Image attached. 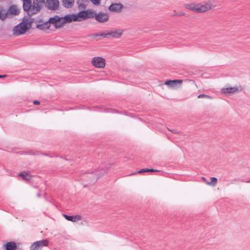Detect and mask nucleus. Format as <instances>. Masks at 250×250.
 <instances>
[{
    "instance_id": "c756f323",
    "label": "nucleus",
    "mask_w": 250,
    "mask_h": 250,
    "mask_svg": "<svg viewBox=\"0 0 250 250\" xmlns=\"http://www.w3.org/2000/svg\"><path fill=\"white\" fill-rule=\"evenodd\" d=\"M198 98H208V99H212L211 97L209 96V95H206V94H200L198 96Z\"/></svg>"
},
{
    "instance_id": "39448f33",
    "label": "nucleus",
    "mask_w": 250,
    "mask_h": 250,
    "mask_svg": "<svg viewBox=\"0 0 250 250\" xmlns=\"http://www.w3.org/2000/svg\"><path fill=\"white\" fill-rule=\"evenodd\" d=\"M7 18H11L13 16H17L20 13V10L16 4L11 5L5 12Z\"/></svg>"
},
{
    "instance_id": "cd10ccee",
    "label": "nucleus",
    "mask_w": 250,
    "mask_h": 250,
    "mask_svg": "<svg viewBox=\"0 0 250 250\" xmlns=\"http://www.w3.org/2000/svg\"><path fill=\"white\" fill-rule=\"evenodd\" d=\"M217 183V179L216 177H211L210 178V182H207V184L210 185H212L213 186H215Z\"/></svg>"
},
{
    "instance_id": "a211bd4d",
    "label": "nucleus",
    "mask_w": 250,
    "mask_h": 250,
    "mask_svg": "<svg viewBox=\"0 0 250 250\" xmlns=\"http://www.w3.org/2000/svg\"><path fill=\"white\" fill-rule=\"evenodd\" d=\"M5 250H16L17 249V245L15 242L11 241L7 242L3 245Z\"/></svg>"
},
{
    "instance_id": "bb28decb",
    "label": "nucleus",
    "mask_w": 250,
    "mask_h": 250,
    "mask_svg": "<svg viewBox=\"0 0 250 250\" xmlns=\"http://www.w3.org/2000/svg\"><path fill=\"white\" fill-rule=\"evenodd\" d=\"M94 37H98V36H101L104 38H107L109 39V33H96L94 35Z\"/></svg>"
},
{
    "instance_id": "6ab92c4d",
    "label": "nucleus",
    "mask_w": 250,
    "mask_h": 250,
    "mask_svg": "<svg viewBox=\"0 0 250 250\" xmlns=\"http://www.w3.org/2000/svg\"><path fill=\"white\" fill-rule=\"evenodd\" d=\"M36 242L37 243V245H38L39 247L41 250L43 247L48 246L49 245V241L47 239H43L42 240L37 241Z\"/></svg>"
},
{
    "instance_id": "7c9ffc66",
    "label": "nucleus",
    "mask_w": 250,
    "mask_h": 250,
    "mask_svg": "<svg viewBox=\"0 0 250 250\" xmlns=\"http://www.w3.org/2000/svg\"><path fill=\"white\" fill-rule=\"evenodd\" d=\"M90 1L94 5H99L101 2V0H90Z\"/></svg>"
},
{
    "instance_id": "9b49d317",
    "label": "nucleus",
    "mask_w": 250,
    "mask_h": 250,
    "mask_svg": "<svg viewBox=\"0 0 250 250\" xmlns=\"http://www.w3.org/2000/svg\"><path fill=\"white\" fill-rule=\"evenodd\" d=\"M59 5V1L58 0H47L46 6L47 8L52 10H55L58 9Z\"/></svg>"
},
{
    "instance_id": "a19ab883",
    "label": "nucleus",
    "mask_w": 250,
    "mask_h": 250,
    "mask_svg": "<svg viewBox=\"0 0 250 250\" xmlns=\"http://www.w3.org/2000/svg\"><path fill=\"white\" fill-rule=\"evenodd\" d=\"M37 195L38 197H40L41 196V195L40 193H38Z\"/></svg>"
},
{
    "instance_id": "0eeeda50",
    "label": "nucleus",
    "mask_w": 250,
    "mask_h": 250,
    "mask_svg": "<svg viewBox=\"0 0 250 250\" xmlns=\"http://www.w3.org/2000/svg\"><path fill=\"white\" fill-rule=\"evenodd\" d=\"M95 19L99 22L104 23L109 20V15L107 13L100 12L98 13L95 11L94 15Z\"/></svg>"
},
{
    "instance_id": "e433bc0d",
    "label": "nucleus",
    "mask_w": 250,
    "mask_h": 250,
    "mask_svg": "<svg viewBox=\"0 0 250 250\" xmlns=\"http://www.w3.org/2000/svg\"><path fill=\"white\" fill-rule=\"evenodd\" d=\"M42 154L43 155L47 156H49V157H53V156H51V155H49V154H46V153H42Z\"/></svg>"
},
{
    "instance_id": "412c9836",
    "label": "nucleus",
    "mask_w": 250,
    "mask_h": 250,
    "mask_svg": "<svg viewBox=\"0 0 250 250\" xmlns=\"http://www.w3.org/2000/svg\"><path fill=\"white\" fill-rule=\"evenodd\" d=\"M197 4L191 3L185 5V8L192 11L197 13Z\"/></svg>"
},
{
    "instance_id": "a878e982",
    "label": "nucleus",
    "mask_w": 250,
    "mask_h": 250,
    "mask_svg": "<svg viewBox=\"0 0 250 250\" xmlns=\"http://www.w3.org/2000/svg\"><path fill=\"white\" fill-rule=\"evenodd\" d=\"M4 11V9L3 7L0 8V20L2 21H4L6 18V13H3L2 11Z\"/></svg>"
},
{
    "instance_id": "7ed1b4c3",
    "label": "nucleus",
    "mask_w": 250,
    "mask_h": 250,
    "mask_svg": "<svg viewBox=\"0 0 250 250\" xmlns=\"http://www.w3.org/2000/svg\"><path fill=\"white\" fill-rule=\"evenodd\" d=\"M62 25L66 23L81 21V19H78V14H67L64 17H62Z\"/></svg>"
},
{
    "instance_id": "58836bf2",
    "label": "nucleus",
    "mask_w": 250,
    "mask_h": 250,
    "mask_svg": "<svg viewBox=\"0 0 250 250\" xmlns=\"http://www.w3.org/2000/svg\"><path fill=\"white\" fill-rule=\"evenodd\" d=\"M7 77L6 75H0V78H5Z\"/></svg>"
},
{
    "instance_id": "5701e85b",
    "label": "nucleus",
    "mask_w": 250,
    "mask_h": 250,
    "mask_svg": "<svg viewBox=\"0 0 250 250\" xmlns=\"http://www.w3.org/2000/svg\"><path fill=\"white\" fill-rule=\"evenodd\" d=\"M158 171H159L157 170L154 169L153 168H142V169H140V170L138 171L136 173H133L130 174V175H134L137 173H142L146 172H158Z\"/></svg>"
},
{
    "instance_id": "f704fd0d",
    "label": "nucleus",
    "mask_w": 250,
    "mask_h": 250,
    "mask_svg": "<svg viewBox=\"0 0 250 250\" xmlns=\"http://www.w3.org/2000/svg\"><path fill=\"white\" fill-rule=\"evenodd\" d=\"M168 130H169V131H170L171 132H172V133H175V134H176V133H178V132L176 130H175V129H173V130H169V129H168Z\"/></svg>"
},
{
    "instance_id": "6e6552de",
    "label": "nucleus",
    "mask_w": 250,
    "mask_h": 250,
    "mask_svg": "<svg viewBox=\"0 0 250 250\" xmlns=\"http://www.w3.org/2000/svg\"><path fill=\"white\" fill-rule=\"evenodd\" d=\"M62 17L58 15H55L53 17L50 18L48 20V21L49 24L52 23L54 24L56 28H60L62 26Z\"/></svg>"
},
{
    "instance_id": "9d476101",
    "label": "nucleus",
    "mask_w": 250,
    "mask_h": 250,
    "mask_svg": "<svg viewBox=\"0 0 250 250\" xmlns=\"http://www.w3.org/2000/svg\"><path fill=\"white\" fill-rule=\"evenodd\" d=\"M124 6L120 3H112L109 7L108 10L111 12L120 13L122 11Z\"/></svg>"
},
{
    "instance_id": "393cba45",
    "label": "nucleus",
    "mask_w": 250,
    "mask_h": 250,
    "mask_svg": "<svg viewBox=\"0 0 250 250\" xmlns=\"http://www.w3.org/2000/svg\"><path fill=\"white\" fill-rule=\"evenodd\" d=\"M24 26L26 27L27 31L31 28L32 23L33 22V20L31 19L29 21H22Z\"/></svg>"
},
{
    "instance_id": "37998d69",
    "label": "nucleus",
    "mask_w": 250,
    "mask_h": 250,
    "mask_svg": "<svg viewBox=\"0 0 250 250\" xmlns=\"http://www.w3.org/2000/svg\"><path fill=\"white\" fill-rule=\"evenodd\" d=\"M65 160H67V159L66 158H64Z\"/></svg>"
},
{
    "instance_id": "f03ea898",
    "label": "nucleus",
    "mask_w": 250,
    "mask_h": 250,
    "mask_svg": "<svg viewBox=\"0 0 250 250\" xmlns=\"http://www.w3.org/2000/svg\"><path fill=\"white\" fill-rule=\"evenodd\" d=\"M95 11L92 10H83L78 13V19L85 20L90 18H94Z\"/></svg>"
},
{
    "instance_id": "dca6fc26",
    "label": "nucleus",
    "mask_w": 250,
    "mask_h": 250,
    "mask_svg": "<svg viewBox=\"0 0 250 250\" xmlns=\"http://www.w3.org/2000/svg\"><path fill=\"white\" fill-rule=\"evenodd\" d=\"M63 217L68 221L75 222L81 220L82 217L80 215H68L67 214H63Z\"/></svg>"
},
{
    "instance_id": "b1692460",
    "label": "nucleus",
    "mask_w": 250,
    "mask_h": 250,
    "mask_svg": "<svg viewBox=\"0 0 250 250\" xmlns=\"http://www.w3.org/2000/svg\"><path fill=\"white\" fill-rule=\"evenodd\" d=\"M74 0H63V5L66 8H71L74 4Z\"/></svg>"
},
{
    "instance_id": "1a4fd4ad",
    "label": "nucleus",
    "mask_w": 250,
    "mask_h": 250,
    "mask_svg": "<svg viewBox=\"0 0 250 250\" xmlns=\"http://www.w3.org/2000/svg\"><path fill=\"white\" fill-rule=\"evenodd\" d=\"M39 3H40L34 0L33 4H32L31 12H28L29 16L31 17L33 15L36 14L40 11L42 8V6L39 4Z\"/></svg>"
},
{
    "instance_id": "f8f14e48",
    "label": "nucleus",
    "mask_w": 250,
    "mask_h": 250,
    "mask_svg": "<svg viewBox=\"0 0 250 250\" xmlns=\"http://www.w3.org/2000/svg\"><path fill=\"white\" fill-rule=\"evenodd\" d=\"M211 4L206 3L205 4H197V13H202L211 9Z\"/></svg>"
},
{
    "instance_id": "4be33fe9",
    "label": "nucleus",
    "mask_w": 250,
    "mask_h": 250,
    "mask_svg": "<svg viewBox=\"0 0 250 250\" xmlns=\"http://www.w3.org/2000/svg\"><path fill=\"white\" fill-rule=\"evenodd\" d=\"M50 24L48 21L41 24H38L36 25V27L38 29L43 30L45 29H48L50 27Z\"/></svg>"
},
{
    "instance_id": "f3484780",
    "label": "nucleus",
    "mask_w": 250,
    "mask_h": 250,
    "mask_svg": "<svg viewBox=\"0 0 250 250\" xmlns=\"http://www.w3.org/2000/svg\"><path fill=\"white\" fill-rule=\"evenodd\" d=\"M23 9L24 11L27 12H31L30 10L32 9V1L31 0H24L23 2Z\"/></svg>"
},
{
    "instance_id": "c85d7f7f",
    "label": "nucleus",
    "mask_w": 250,
    "mask_h": 250,
    "mask_svg": "<svg viewBox=\"0 0 250 250\" xmlns=\"http://www.w3.org/2000/svg\"><path fill=\"white\" fill-rule=\"evenodd\" d=\"M30 250H41L40 248L39 247L38 245H37V243L35 242L33 243H32L30 247Z\"/></svg>"
},
{
    "instance_id": "423d86ee",
    "label": "nucleus",
    "mask_w": 250,
    "mask_h": 250,
    "mask_svg": "<svg viewBox=\"0 0 250 250\" xmlns=\"http://www.w3.org/2000/svg\"><path fill=\"white\" fill-rule=\"evenodd\" d=\"M92 64L96 67L103 68L105 65V59L100 57H94L91 61Z\"/></svg>"
},
{
    "instance_id": "72a5a7b5",
    "label": "nucleus",
    "mask_w": 250,
    "mask_h": 250,
    "mask_svg": "<svg viewBox=\"0 0 250 250\" xmlns=\"http://www.w3.org/2000/svg\"><path fill=\"white\" fill-rule=\"evenodd\" d=\"M33 104L34 105H39L40 104V102L39 101L35 100L33 101Z\"/></svg>"
},
{
    "instance_id": "4468645a",
    "label": "nucleus",
    "mask_w": 250,
    "mask_h": 250,
    "mask_svg": "<svg viewBox=\"0 0 250 250\" xmlns=\"http://www.w3.org/2000/svg\"><path fill=\"white\" fill-rule=\"evenodd\" d=\"M123 30L122 29H116L115 30L108 32L109 38L110 37L119 38L123 35Z\"/></svg>"
},
{
    "instance_id": "2f4dec72",
    "label": "nucleus",
    "mask_w": 250,
    "mask_h": 250,
    "mask_svg": "<svg viewBox=\"0 0 250 250\" xmlns=\"http://www.w3.org/2000/svg\"><path fill=\"white\" fill-rule=\"evenodd\" d=\"M79 8L80 9H81L83 10H85V9H86V5L84 3H80L79 5Z\"/></svg>"
},
{
    "instance_id": "aec40b11",
    "label": "nucleus",
    "mask_w": 250,
    "mask_h": 250,
    "mask_svg": "<svg viewBox=\"0 0 250 250\" xmlns=\"http://www.w3.org/2000/svg\"><path fill=\"white\" fill-rule=\"evenodd\" d=\"M18 176L22 177L23 180L26 181L30 180L32 177L31 175H30L26 171H22L19 173Z\"/></svg>"
},
{
    "instance_id": "f257e3e1",
    "label": "nucleus",
    "mask_w": 250,
    "mask_h": 250,
    "mask_svg": "<svg viewBox=\"0 0 250 250\" xmlns=\"http://www.w3.org/2000/svg\"><path fill=\"white\" fill-rule=\"evenodd\" d=\"M107 171V167L99 168L98 169L90 173H83L80 175V180L83 181L84 187L94 185L100 177Z\"/></svg>"
},
{
    "instance_id": "4c0bfd02",
    "label": "nucleus",
    "mask_w": 250,
    "mask_h": 250,
    "mask_svg": "<svg viewBox=\"0 0 250 250\" xmlns=\"http://www.w3.org/2000/svg\"><path fill=\"white\" fill-rule=\"evenodd\" d=\"M29 21L28 19L26 18L25 17H24L23 18L22 21Z\"/></svg>"
},
{
    "instance_id": "ddd939ff",
    "label": "nucleus",
    "mask_w": 250,
    "mask_h": 250,
    "mask_svg": "<svg viewBox=\"0 0 250 250\" xmlns=\"http://www.w3.org/2000/svg\"><path fill=\"white\" fill-rule=\"evenodd\" d=\"M238 91L237 87H231L224 88L221 89V92L226 95H228L229 94L234 93Z\"/></svg>"
},
{
    "instance_id": "2eb2a0df",
    "label": "nucleus",
    "mask_w": 250,
    "mask_h": 250,
    "mask_svg": "<svg viewBox=\"0 0 250 250\" xmlns=\"http://www.w3.org/2000/svg\"><path fill=\"white\" fill-rule=\"evenodd\" d=\"M183 83L182 80H167L166 81L164 84L169 86L171 87H175L177 84H180V85Z\"/></svg>"
},
{
    "instance_id": "c9c22d12",
    "label": "nucleus",
    "mask_w": 250,
    "mask_h": 250,
    "mask_svg": "<svg viewBox=\"0 0 250 250\" xmlns=\"http://www.w3.org/2000/svg\"><path fill=\"white\" fill-rule=\"evenodd\" d=\"M238 181V179H233L232 180H231V184H233L234 183H235L236 182H237Z\"/></svg>"
},
{
    "instance_id": "ea45409f",
    "label": "nucleus",
    "mask_w": 250,
    "mask_h": 250,
    "mask_svg": "<svg viewBox=\"0 0 250 250\" xmlns=\"http://www.w3.org/2000/svg\"><path fill=\"white\" fill-rule=\"evenodd\" d=\"M241 181H242V182H247V183H250V181H244V180H241Z\"/></svg>"
},
{
    "instance_id": "473e14b6",
    "label": "nucleus",
    "mask_w": 250,
    "mask_h": 250,
    "mask_svg": "<svg viewBox=\"0 0 250 250\" xmlns=\"http://www.w3.org/2000/svg\"><path fill=\"white\" fill-rule=\"evenodd\" d=\"M185 15V13L184 12H178V13H175L174 16H178V17H181V16H183Z\"/></svg>"
},
{
    "instance_id": "20e7f679",
    "label": "nucleus",
    "mask_w": 250,
    "mask_h": 250,
    "mask_svg": "<svg viewBox=\"0 0 250 250\" xmlns=\"http://www.w3.org/2000/svg\"><path fill=\"white\" fill-rule=\"evenodd\" d=\"M26 31V27L22 21L14 27L13 29V34L14 36L21 35L25 34Z\"/></svg>"
},
{
    "instance_id": "79ce46f5",
    "label": "nucleus",
    "mask_w": 250,
    "mask_h": 250,
    "mask_svg": "<svg viewBox=\"0 0 250 250\" xmlns=\"http://www.w3.org/2000/svg\"><path fill=\"white\" fill-rule=\"evenodd\" d=\"M202 179L203 180V181L204 182H205L207 183V182L206 181V180L205 178L202 177Z\"/></svg>"
}]
</instances>
